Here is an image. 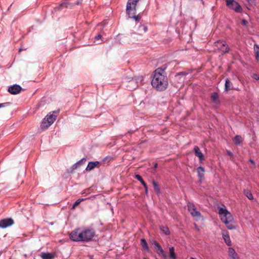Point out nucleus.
Listing matches in <instances>:
<instances>
[{
	"label": "nucleus",
	"mask_w": 259,
	"mask_h": 259,
	"mask_svg": "<svg viewBox=\"0 0 259 259\" xmlns=\"http://www.w3.org/2000/svg\"><path fill=\"white\" fill-rule=\"evenodd\" d=\"M211 100L214 104L216 105L219 104L220 103V100L218 94L216 92L212 93L211 95Z\"/></svg>",
	"instance_id": "obj_14"
},
{
	"label": "nucleus",
	"mask_w": 259,
	"mask_h": 259,
	"mask_svg": "<svg viewBox=\"0 0 259 259\" xmlns=\"http://www.w3.org/2000/svg\"><path fill=\"white\" fill-rule=\"evenodd\" d=\"M141 30H143L144 32H146L148 30V28L145 25H141L139 26V30L141 31Z\"/></svg>",
	"instance_id": "obj_31"
},
{
	"label": "nucleus",
	"mask_w": 259,
	"mask_h": 259,
	"mask_svg": "<svg viewBox=\"0 0 259 259\" xmlns=\"http://www.w3.org/2000/svg\"><path fill=\"white\" fill-rule=\"evenodd\" d=\"M194 151L196 156L198 157L200 161H202L203 159L204 155L203 153L200 151L199 148L195 146L194 148Z\"/></svg>",
	"instance_id": "obj_13"
},
{
	"label": "nucleus",
	"mask_w": 259,
	"mask_h": 259,
	"mask_svg": "<svg viewBox=\"0 0 259 259\" xmlns=\"http://www.w3.org/2000/svg\"><path fill=\"white\" fill-rule=\"evenodd\" d=\"M14 224V221L11 218H6L0 220V228H6L12 226Z\"/></svg>",
	"instance_id": "obj_11"
},
{
	"label": "nucleus",
	"mask_w": 259,
	"mask_h": 259,
	"mask_svg": "<svg viewBox=\"0 0 259 259\" xmlns=\"http://www.w3.org/2000/svg\"><path fill=\"white\" fill-rule=\"evenodd\" d=\"M10 103L9 102H6L4 103H1L0 104V108L2 107H5L8 105H9Z\"/></svg>",
	"instance_id": "obj_34"
},
{
	"label": "nucleus",
	"mask_w": 259,
	"mask_h": 259,
	"mask_svg": "<svg viewBox=\"0 0 259 259\" xmlns=\"http://www.w3.org/2000/svg\"><path fill=\"white\" fill-rule=\"evenodd\" d=\"M141 245L143 248L146 251H149V247L148 244L145 239H141Z\"/></svg>",
	"instance_id": "obj_25"
},
{
	"label": "nucleus",
	"mask_w": 259,
	"mask_h": 259,
	"mask_svg": "<svg viewBox=\"0 0 259 259\" xmlns=\"http://www.w3.org/2000/svg\"><path fill=\"white\" fill-rule=\"evenodd\" d=\"M219 214L221 221L226 225L229 230L235 229L234 225V219L231 213L226 209V207H219Z\"/></svg>",
	"instance_id": "obj_2"
},
{
	"label": "nucleus",
	"mask_w": 259,
	"mask_h": 259,
	"mask_svg": "<svg viewBox=\"0 0 259 259\" xmlns=\"http://www.w3.org/2000/svg\"><path fill=\"white\" fill-rule=\"evenodd\" d=\"M135 178L138 180L139 181L141 182L143 186H146V183L144 181L143 178L139 175H136L135 176Z\"/></svg>",
	"instance_id": "obj_28"
},
{
	"label": "nucleus",
	"mask_w": 259,
	"mask_h": 259,
	"mask_svg": "<svg viewBox=\"0 0 259 259\" xmlns=\"http://www.w3.org/2000/svg\"><path fill=\"white\" fill-rule=\"evenodd\" d=\"M85 161V158H82L81 160L77 162L78 164L80 166Z\"/></svg>",
	"instance_id": "obj_35"
},
{
	"label": "nucleus",
	"mask_w": 259,
	"mask_h": 259,
	"mask_svg": "<svg viewBox=\"0 0 259 259\" xmlns=\"http://www.w3.org/2000/svg\"><path fill=\"white\" fill-rule=\"evenodd\" d=\"M99 161H95V162H93V161H91V162H89L86 168H85V170L87 171H91L92 170V169H93L98 164H99Z\"/></svg>",
	"instance_id": "obj_15"
},
{
	"label": "nucleus",
	"mask_w": 259,
	"mask_h": 259,
	"mask_svg": "<svg viewBox=\"0 0 259 259\" xmlns=\"http://www.w3.org/2000/svg\"><path fill=\"white\" fill-rule=\"evenodd\" d=\"M227 154L231 157V160H233L234 157H233V154L230 152V151H227Z\"/></svg>",
	"instance_id": "obj_33"
},
{
	"label": "nucleus",
	"mask_w": 259,
	"mask_h": 259,
	"mask_svg": "<svg viewBox=\"0 0 259 259\" xmlns=\"http://www.w3.org/2000/svg\"><path fill=\"white\" fill-rule=\"evenodd\" d=\"M169 255L170 259H177V255L175 251V248L172 246L169 248Z\"/></svg>",
	"instance_id": "obj_18"
},
{
	"label": "nucleus",
	"mask_w": 259,
	"mask_h": 259,
	"mask_svg": "<svg viewBox=\"0 0 259 259\" xmlns=\"http://www.w3.org/2000/svg\"><path fill=\"white\" fill-rule=\"evenodd\" d=\"M244 193L245 195L249 199L252 200L253 199V195L251 192L248 190H244Z\"/></svg>",
	"instance_id": "obj_27"
},
{
	"label": "nucleus",
	"mask_w": 259,
	"mask_h": 259,
	"mask_svg": "<svg viewBox=\"0 0 259 259\" xmlns=\"http://www.w3.org/2000/svg\"><path fill=\"white\" fill-rule=\"evenodd\" d=\"M71 4H69V3H68V2H64L62 3L61 4H60L59 6L57 7L56 9H57L58 10H60L63 9L64 8L68 7L69 6L71 7Z\"/></svg>",
	"instance_id": "obj_22"
},
{
	"label": "nucleus",
	"mask_w": 259,
	"mask_h": 259,
	"mask_svg": "<svg viewBox=\"0 0 259 259\" xmlns=\"http://www.w3.org/2000/svg\"><path fill=\"white\" fill-rule=\"evenodd\" d=\"M223 239L225 243L229 246L231 245V241L230 238V236L228 234H223Z\"/></svg>",
	"instance_id": "obj_24"
},
{
	"label": "nucleus",
	"mask_w": 259,
	"mask_h": 259,
	"mask_svg": "<svg viewBox=\"0 0 259 259\" xmlns=\"http://www.w3.org/2000/svg\"><path fill=\"white\" fill-rule=\"evenodd\" d=\"M190 259H196V258H194V257H190Z\"/></svg>",
	"instance_id": "obj_45"
},
{
	"label": "nucleus",
	"mask_w": 259,
	"mask_h": 259,
	"mask_svg": "<svg viewBox=\"0 0 259 259\" xmlns=\"http://www.w3.org/2000/svg\"><path fill=\"white\" fill-rule=\"evenodd\" d=\"M242 141V138L239 135H236L233 139V142L234 144L236 145H240Z\"/></svg>",
	"instance_id": "obj_21"
},
{
	"label": "nucleus",
	"mask_w": 259,
	"mask_h": 259,
	"mask_svg": "<svg viewBox=\"0 0 259 259\" xmlns=\"http://www.w3.org/2000/svg\"><path fill=\"white\" fill-rule=\"evenodd\" d=\"M157 165H158V164H157V163H155V164H154V168H156L157 167Z\"/></svg>",
	"instance_id": "obj_44"
},
{
	"label": "nucleus",
	"mask_w": 259,
	"mask_h": 259,
	"mask_svg": "<svg viewBox=\"0 0 259 259\" xmlns=\"http://www.w3.org/2000/svg\"><path fill=\"white\" fill-rule=\"evenodd\" d=\"M82 234L83 242H88L91 241L95 236V233L93 230L85 229L81 230Z\"/></svg>",
	"instance_id": "obj_7"
},
{
	"label": "nucleus",
	"mask_w": 259,
	"mask_h": 259,
	"mask_svg": "<svg viewBox=\"0 0 259 259\" xmlns=\"http://www.w3.org/2000/svg\"><path fill=\"white\" fill-rule=\"evenodd\" d=\"M188 210L190 214L194 218H199L201 217V213L197 210V209L192 202H188L187 203Z\"/></svg>",
	"instance_id": "obj_8"
},
{
	"label": "nucleus",
	"mask_w": 259,
	"mask_h": 259,
	"mask_svg": "<svg viewBox=\"0 0 259 259\" xmlns=\"http://www.w3.org/2000/svg\"><path fill=\"white\" fill-rule=\"evenodd\" d=\"M229 255L231 259H239L238 254L236 253L235 250L232 248H229Z\"/></svg>",
	"instance_id": "obj_16"
},
{
	"label": "nucleus",
	"mask_w": 259,
	"mask_h": 259,
	"mask_svg": "<svg viewBox=\"0 0 259 259\" xmlns=\"http://www.w3.org/2000/svg\"><path fill=\"white\" fill-rule=\"evenodd\" d=\"M241 23H242V25H243L244 26H246V25H247L248 22H247V21L246 20L243 19V20H242Z\"/></svg>",
	"instance_id": "obj_38"
},
{
	"label": "nucleus",
	"mask_w": 259,
	"mask_h": 259,
	"mask_svg": "<svg viewBox=\"0 0 259 259\" xmlns=\"http://www.w3.org/2000/svg\"><path fill=\"white\" fill-rule=\"evenodd\" d=\"M22 88L18 84H15L9 87L8 91L12 95H16L20 93Z\"/></svg>",
	"instance_id": "obj_12"
},
{
	"label": "nucleus",
	"mask_w": 259,
	"mask_h": 259,
	"mask_svg": "<svg viewBox=\"0 0 259 259\" xmlns=\"http://www.w3.org/2000/svg\"><path fill=\"white\" fill-rule=\"evenodd\" d=\"M81 2H82V0H78L74 3V4L78 5L80 4L81 3Z\"/></svg>",
	"instance_id": "obj_40"
},
{
	"label": "nucleus",
	"mask_w": 259,
	"mask_h": 259,
	"mask_svg": "<svg viewBox=\"0 0 259 259\" xmlns=\"http://www.w3.org/2000/svg\"><path fill=\"white\" fill-rule=\"evenodd\" d=\"M79 165L78 164V163L76 162L75 164H74L71 167V172H72L74 170L76 169L78 167H79Z\"/></svg>",
	"instance_id": "obj_32"
},
{
	"label": "nucleus",
	"mask_w": 259,
	"mask_h": 259,
	"mask_svg": "<svg viewBox=\"0 0 259 259\" xmlns=\"http://www.w3.org/2000/svg\"><path fill=\"white\" fill-rule=\"evenodd\" d=\"M153 185L155 191L157 193H159L160 192V189L159 188L158 184L155 181H153Z\"/></svg>",
	"instance_id": "obj_29"
},
{
	"label": "nucleus",
	"mask_w": 259,
	"mask_h": 259,
	"mask_svg": "<svg viewBox=\"0 0 259 259\" xmlns=\"http://www.w3.org/2000/svg\"><path fill=\"white\" fill-rule=\"evenodd\" d=\"M231 89H232L231 88V82L228 78H227L225 83V91L228 92Z\"/></svg>",
	"instance_id": "obj_20"
},
{
	"label": "nucleus",
	"mask_w": 259,
	"mask_h": 259,
	"mask_svg": "<svg viewBox=\"0 0 259 259\" xmlns=\"http://www.w3.org/2000/svg\"><path fill=\"white\" fill-rule=\"evenodd\" d=\"M215 47L224 53L229 52L230 49L225 41L219 40L214 42Z\"/></svg>",
	"instance_id": "obj_10"
},
{
	"label": "nucleus",
	"mask_w": 259,
	"mask_h": 259,
	"mask_svg": "<svg viewBox=\"0 0 259 259\" xmlns=\"http://www.w3.org/2000/svg\"><path fill=\"white\" fill-rule=\"evenodd\" d=\"M186 74H187V73H186L185 72H180V73H178L177 76H178V75H185Z\"/></svg>",
	"instance_id": "obj_39"
},
{
	"label": "nucleus",
	"mask_w": 259,
	"mask_h": 259,
	"mask_svg": "<svg viewBox=\"0 0 259 259\" xmlns=\"http://www.w3.org/2000/svg\"><path fill=\"white\" fill-rule=\"evenodd\" d=\"M145 189V193L147 194L148 193V187L147 186V184L146 185V186H144Z\"/></svg>",
	"instance_id": "obj_41"
},
{
	"label": "nucleus",
	"mask_w": 259,
	"mask_h": 259,
	"mask_svg": "<svg viewBox=\"0 0 259 259\" xmlns=\"http://www.w3.org/2000/svg\"><path fill=\"white\" fill-rule=\"evenodd\" d=\"M253 49L255 53V57L256 61L259 60V46L257 44H254Z\"/></svg>",
	"instance_id": "obj_19"
},
{
	"label": "nucleus",
	"mask_w": 259,
	"mask_h": 259,
	"mask_svg": "<svg viewBox=\"0 0 259 259\" xmlns=\"http://www.w3.org/2000/svg\"><path fill=\"white\" fill-rule=\"evenodd\" d=\"M54 254L53 253H42L41 257L42 259H53L54 258Z\"/></svg>",
	"instance_id": "obj_17"
},
{
	"label": "nucleus",
	"mask_w": 259,
	"mask_h": 259,
	"mask_svg": "<svg viewBox=\"0 0 259 259\" xmlns=\"http://www.w3.org/2000/svg\"><path fill=\"white\" fill-rule=\"evenodd\" d=\"M252 77L255 80H259V75L257 74H253L252 75Z\"/></svg>",
	"instance_id": "obj_36"
},
{
	"label": "nucleus",
	"mask_w": 259,
	"mask_h": 259,
	"mask_svg": "<svg viewBox=\"0 0 259 259\" xmlns=\"http://www.w3.org/2000/svg\"><path fill=\"white\" fill-rule=\"evenodd\" d=\"M197 172H198V176L200 178L202 179L204 177V169L202 166H199L197 168Z\"/></svg>",
	"instance_id": "obj_23"
},
{
	"label": "nucleus",
	"mask_w": 259,
	"mask_h": 259,
	"mask_svg": "<svg viewBox=\"0 0 259 259\" xmlns=\"http://www.w3.org/2000/svg\"><path fill=\"white\" fill-rule=\"evenodd\" d=\"M165 69L158 68L153 74L151 84L157 90L162 91L165 90L168 85L167 77L164 74Z\"/></svg>",
	"instance_id": "obj_1"
},
{
	"label": "nucleus",
	"mask_w": 259,
	"mask_h": 259,
	"mask_svg": "<svg viewBox=\"0 0 259 259\" xmlns=\"http://www.w3.org/2000/svg\"><path fill=\"white\" fill-rule=\"evenodd\" d=\"M82 234L81 230L80 229H76L71 232L69 235L70 238L73 241L83 242Z\"/></svg>",
	"instance_id": "obj_6"
},
{
	"label": "nucleus",
	"mask_w": 259,
	"mask_h": 259,
	"mask_svg": "<svg viewBox=\"0 0 259 259\" xmlns=\"http://www.w3.org/2000/svg\"><path fill=\"white\" fill-rule=\"evenodd\" d=\"M135 81H134V80H131V81H130V84L131 85H132V84H135Z\"/></svg>",
	"instance_id": "obj_42"
},
{
	"label": "nucleus",
	"mask_w": 259,
	"mask_h": 259,
	"mask_svg": "<svg viewBox=\"0 0 259 259\" xmlns=\"http://www.w3.org/2000/svg\"><path fill=\"white\" fill-rule=\"evenodd\" d=\"M139 0H128L126 4V14L129 18H133L136 21H139L140 18L138 15H136V7Z\"/></svg>",
	"instance_id": "obj_3"
},
{
	"label": "nucleus",
	"mask_w": 259,
	"mask_h": 259,
	"mask_svg": "<svg viewBox=\"0 0 259 259\" xmlns=\"http://www.w3.org/2000/svg\"><path fill=\"white\" fill-rule=\"evenodd\" d=\"M58 113V111H54L47 114L42 121L41 128L45 129L49 127L55 121Z\"/></svg>",
	"instance_id": "obj_4"
},
{
	"label": "nucleus",
	"mask_w": 259,
	"mask_h": 259,
	"mask_svg": "<svg viewBox=\"0 0 259 259\" xmlns=\"http://www.w3.org/2000/svg\"><path fill=\"white\" fill-rule=\"evenodd\" d=\"M160 229L162 233L165 235H168L170 234L169 230L167 227H160Z\"/></svg>",
	"instance_id": "obj_26"
},
{
	"label": "nucleus",
	"mask_w": 259,
	"mask_h": 259,
	"mask_svg": "<svg viewBox=\"0 0 259 259\" xmlns=\"http://www.w3.org/2000/svg\"><path fill=\"white\" fill-rule=\"evenodd\" d=\"M84 199L83 198L82 199H79L77 201H76L74 204H73L72 206V209H75V208L81 202H82Z\"/></svg>",
	"instance_id": "obj_30"
},
{
	"label": "nucleus",
	"mask_w": 259,
	"mask_h": 259,
	"mask_svg": "<svg viewBox=\"0 0 259 259\" xmlns=\"http://www.w3.org/2000/svg\"><path fill=\"white\" fill-rule=\"evenodd\" d=\"M249 161L253 164H255L254 161L251 159H249Z\"/></svg>",
	"instance_id": "obj_43"
},
{
	"label": "nucleus",
	"mask_w": 259,
	"mask_h": 259,
	"mask_svg": "<svg viewBox=\"0 0 259 259\" xmlns=\"http://www.w3.org/2000/svg\"><path fill=\"white\" fill-rule=\"evenodd\" d=\"M102 37V35L101 34H99L95 37V39L96 40H99Z\"/></svg>",
	"instance_id": "obj_37"
},
{
	"label": "nucleus",
	"mask_w": 259,
	"mask_h": 259,
	"mask_svg": "<svg viewBox=\"0 0 259 259\" xmlns=\"http://www.w3.org/2000/svg\"><path fill=\"white\" fill-rule=\"evenodd\" d=\"M152 244L154 245L156 251L158 255L163 259H166L167 256L160 244L156 241H153Z\"/></svg>",
	"instance_id": "obj_9"
},
{
	"label": "nucleus",
	"mask_w": 259,
	"mask_h": 259,
	"mask_svg": "<svg viewBox=\"0 0 259 259\" xmlns=\"http://www.w3.org/2000/svg\"><path fill=\"white\" fill-rule=\"evenodd\" d=\"M226 5L230 9L237 13H241L242 8L239 4L234 0H226Z\"/></svg>",
	"instance_id": "obj_5"
}]
</instances>
